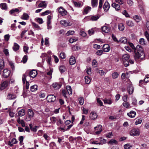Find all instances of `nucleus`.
<instances>
[{
    "label": "nucleus",
    "instance_id": "ea45409f",
    "mask_svg": "<svg viewBox=\"0 0 149 149\" xmlns=\"http://www.w3.org/2000/svg\"><path fill=\"white\" fill-rule=\"evenodd\" d=\"M85 81L86 84H89L91 81L90 78L88 76H86L85 77Z\"/></svg>",
    "mask_w": 149,
    "mask_h": 149
},
{
    "label": "nucleus",
    "instance_id": "58836bf2",
    "mask_svg": "<svg viewBox=\"0 0 149 149\" xmlns=\"http://www.w3.org/2000/svg\"><path fill=\"white\" fill-rule=\"evenodd\" d=\"M105 104H110L112 103V101L111 99H106L103 100Z\"/></svg>",
    "mask_w": 149,
    "mask_h": 149
},
{
    "label": "nucleus",
    "instance_id": "39448f33",
    "mask_svg": "<svg viewBox=\"0 0 149 149\" xmlns=\"http://www.w3.org/2000/svg\"><path fill=\"white\" fill-rule=\"evenodd\" d=\"M47 99L48 101L49 102H53L56 100V97L53 95H50L47 96Z\"/></svg>",
    "mask_w": 149,
    "mask_h": 149
},
{
    "label": "nucleus",
    "instance_id": "0e129e2a",
    "mask_svg": "<svg viewBox=\"0 0 149 149\" xmlns=\"http://www.w3.org/2000/svg\"><path fill=\"white\" fill-rule=\"evenodd\" d=\"M94 32V30L93 29H90L88 30V33L89 35L91 36L93 34Z\"/></svg>",
    "mask_w": 149,
    "mask_h": 149
},
{
    "label": "nucleus",
    "instance_id": "c85d7f7f",
    "mask_svg": "<svg viewBox=\"0 0 149 149\" xmlns=\"http://www.w3.org/2000/svg\"><path fill=\"white\" fill-rule=\"evenodd\" d=\"M98 0H92L91 4L92 6L94 7H97V5Z\"/></svg>",
    "mask_w": 149,
    "mask_h": 149
},
{
    "label": "nucleus",
    "instance_id": "338daca9",
    "mask_svg": "<svg viewBox=\"0 0 149 149\" xmlns=\"http://www.w3.org/2000/svg\"><path fill=\"white\" fill-rule=\"evenodd\" d=\"M83 111V114H87L88 113V110L84 108H83L82 109Z\"/></svg>",
    "mask_w": 149,
    "mask_h": 149
},
{
    "label": "nucleus",
    "instance_id": "69168bd1",
    "mask_svg": "<svg viewBox=\"0 0 149 149\" xmlns=\"http://www.w3.org/2000/svg\"><path fill=\"white\" fill-rule=\"evenodd\" d=\"M123 63L125 67L128 66L129 65V62L128 61H123Z\"/></svg>",
    "mask_w": 149,
    "mask_h": 149
},
{
    "label": "nucleus",
    "instance_id": "20e7f679",
    "mask_svg": "<svg viewBox=\"0 0 149 149\" xmlns=\"http://www.w3.org/2000/svg\"><path fill=\"white\" fill-rule=\"evenodd\" d=\"M58 9L59 13L62 16H65L67 14V11L65 10L62 7H60L59 8H58Z\"/></svg>",
    "mask_w": 149,
    "mask_h": 149
},
{
    "label": "nucleus",
    "instance_id": "4be33fe9",
    "mask_svg": "<svg viewBox=\"0 0 149 149\" xmlns=\"http://www.w3.org/2000/svg\"><path fill=\"white\" fill-rule=\"evenodd\" d=\"M90 117L92 119H95L97 117V114L93 112H91L90 114Z\"/></svg>",
    "mask_w": 149,
    "mask_h": 149
},
{
    "label": "nucleus",
    "instance_id": "603ef678",
    "mask_svg": "<svg viewBox=\"0 0 149 149\" xmlns=\"http://www.w3.org/2000/svg\"><path fill=\"white\" fill-rule=\"evenodd\" d=\"M27 59L28 57L27 55H24L23 58L22 60V62L23 63H25L26 62Z\"/></svg>",
    "mask_w": 149,
    "mask_h": 149
},
{
    "label": "nucleus",
    "instance_id": "8fccbe9b",
    "mask_svg": "<svg viewBox=\"0 0 149 149\" xmlns=\"http://www.w3.org/2000/svg\"><path fill=\"white\" fill-rule=\"evenodd\" d=\"M142 122V120L141 118H138L136 119V122L135 123V124L136 125H137L138 124H141Z\"/></svg>",
    "mask_w": 149,
    "mask_h": 149
},
{
    "label": "nucleus",
    "instance_id": "0eeeda50",
    "mask_svg": "<svg viewBox=\"0 0 149 149\" xmlns=\"http://www.w3.org/2000/svg\"><path fill=\"white\" fill-rule=\"evenodd\" d=\"M10 70H8L7 69H4L3 70V77L6 78L8 77L10 75Z\"/></svg>",
    "mask_w": 149,
    "mask_h": 149
},
{
    "label": "nucleus",
    "instance_id": "f257e3e1",
    "mask_svg": "<svg viewBox=\"0 0 149 149\" xmlns=\"http://www.w3.org/2000/svg\"><path fill=\"white\" fill-rule=\"evenodd\" d=\"M129 44L133 49H135L134 57L135 60H137L139 59H143L144 58L145 54L141 46L138 45L135 48L132 43L129 42Z\"/></svg>",
    "mask_w": 149,
    "mask_h": 149
},
{
    "label": "nucleus",
    "instance_id": "f03ea898",
    "mask_svg": "<svg viewBox=\"0 0 149 149\" xmlns=\"http://www.w3.org/2000/svg\"><path fill=\"white\" fill-rule=\"evenodd\" d=\"M140 134V129L138 128H134L132 129L130 132V134L132 136H138Z\"/></svg>",
    "mask_w": 149,
    "mask_h": 149
},
{
    "label": "nucleus",
    "instance_id": "6e6d98bb",
    "mask_svg": "<svg viewBox=\"0 0 149 149\" xmlns=\"http://www.w3.org/2000/svg\"><path fill=\"white\" fill-rule=\"evenodd\" d=\"M103 51L102 50H97L96 52V54L98 56H101L103 52Z\"/></svg>",
    "mask_w": 149,
    "mask_h": 149
},
{
    "label": "nucleus",
    "instance_id": "473e14b6",
    "mask_svg": "<svg viewBox=\"0 0 149 149\" xmlns=\"http://www.w3.org/2000/svg\"><path fill=\"white\" fill-rule=\"evenodd\" d=\"M4 67V61L3 59H0V69L2 70Z\"/></svg>",
    "mask_w": 149,
    "mask_h": 149
},
{
    "label": "nucleus",
    "instance_id": "7c9ffc66",
    "mask_svg": "<svg viewBox=\"0 0 149 149\" xmlns=\"http://www.w3.org/2000/svg\"><path fill=\"white\" fill-rule=\"evenodd\" d=\"M67 91L69 95H72V91L71 87L70 86H67L66 87Z\"/></svg>",
    "mask_w": 149,
    "mask_h": 149
},
{
    "label": "nucleus",
    "instance_id": "dca6fc26",
    "mask_svg": "<svg viewBox=\"0 0 149 149\" xmlns=\"http://www.w3.org/2000/svg\"><path fill=\"white\" fill-rule=\"evenodd\" d=\"M76 60L74 57L72 56L69 59V63L70 65L74 64L76 63Z\"/></svg>",
    "mask_w": 149,
    "mask_h": 149
},
{
    "label": "nucleus",
    "instance_id": "72a5a7b5",
    "mask_svg": "<svg viewBox=\"0 0 149 149\" xmlns=\"http://www.w3.org/2000/svg\"><path fill=\"white\" fill-rule=\"evenodd\" d=\"M37 88L38 86L36 85H34L31 87L30 90L31 91L34 92L37 90Z\"/></svg>",
    "mask_w": 149,
    "mask_h": 149
},
{
    "label": "nucleus",
    "instance_id": "423d86ee",
    "mask_svg": "<svg viewBox=\"0 0 149 149\" xmlns=\"http://www.w3.org/2000/svg\"><path fill=\"white\" fill-rule=\"evenodd\" d=\"M102 126L101 125H99L95 127L94 129L96 131L95 133L97 134H99L100 133L102 130Z\"/></svg>",
    "mask_w": 149,
    "mask_h": 149
},
{
    "label": "nucleus",
    "instance_id": "f8f14e48",
    "mask_svg": "<svg viewBox=\"0 0 149 149\" xmlns=\"http://www.w3.org/2000/svg\"><path fill=\"white\" fill-rule=\"evenodd\" d=\"M110 8L109 4L108 2H106L104 4L103 8L105 12H107Z\"/></svg>",
    "mask_w": 149,
    "mask_h": 149
},
{
    "label": "nucleus",
    "instance_id": "864d4df0",
    "mask_svg": "<svg viewBox=\"0 0 149 149\" xmlns=\"http://www.w3.org/2000/svg\"><path fill=\"white\" fill-rule=\"evenodd\" d=\"M73 3L74 5L76 7H79L81 6V4L80 3L73 1Z\"/></svg>",
    "mask_w": 149,
    "mask_h": 149
},
{
    "label": "nucleus",
    "instance_id": "6ab92c4d",
    "mask_svg": "<svg viewBox=\"0 0 149 149\" xmlns=\"http://www.w3.org/2000/svg\"><path fill=\"white\" fill-rule=\"evenodd\" d=\"M111 6L112 7L114 8L117 11H118L120 9V6L118 4L113 3L112 4Z\"/></svg>",
    "mask_w": 149,
    "mask_h": 149
},
{
    "label": "nucleus",
    "instance_id": "79ce46f5",
    "mask_svg": "<svg viewBox=\"0 0 149 149\" xmlns=\"http://www.w3.org/2000/svg\"><path fill=\"white\" fill-rule=\"evenodd\" d=\"M57 117H51L50 118V120L52 122V123L53 124H55L56 122V121L57 120Z\"/></svg>",
    "mask_w": 149,
    "mask_h": 149
},
{
    "label": "nucleus",
    "instance_id": "4d7b16f0",
    "mask_svg": "<svg viewBox=\"0 0 149 149\" xmlns=\"http://www.w3.org/2000/svg\"><path fill=\"white\" fill-rule=\"evenodd\" d=\"M74 32L73 31H68L67 33H66V35L67 36L72 35L74 34Z\"/></svg>",
    "mask_w": 149,
    "mask_h": 149
},
{
    "label": "nucleus",
    "instance_id": "e2e57ef3",
    "mask_svg": "<svg viewBox=\"0 0 149 149\" xmlns=\"http://www.w3.org/2000/svg\"><path fill=\"white\" fill-rule=\"evenodd\" d=\"M77 38H71L69 40V42L70 43H72L74 42L77 41Z\"/></svg>",
    "mask_w": 149,
    "mask_h": 149
},
{
    "label": "nucleus",
    "instance_id": "aec40b11",
    "mask_svg": "<svg viewBox=\"0 0 149 149\" xmlns=\"http://www.w3.org/2000/svg\"><path fill=\"white\" fill-rule=\"evenodd\" d=\"M136 115V113L133 111H131L129 113H127V115L130 117L134 118Z\"/></svg>",
    "mask_w": 149,
    "mask_h": 149
},
{
    "label": "nucleus",
    "instance_id": "774afa93",
    "mask_svg": "<svg viewBox=\"0 0 149 149\" xmlns=\"http://www.w3.org/2000/svg\"><path fill=\"white\" fill-rule=\"evenodd\" d=\"M145 35L148 40L149 41V34L147 31H146L145 32Z\"/></svg>",
    "mask_w": 149,
    "mask_h": 149
},
{
    "label": "nucleus",
    "instance_id": "7ed1b4c3",
    "mask_svg": "<svg viewBox=\"0 0 149 149\" xmlns=\"http://www.w3.org/2000/svg\"><path fill=\"white\" fill-rule=\"evenodd\" d=\"M127 90L130 94H132L133 92L134 88L132 86V83L129 82L127 84Z\"/></svg>",
    "mask_w": 149,
    "mask_h": 149
},
{
    "label": "nucleus",
    "instance_id": "5701e85b",
    "mask_svg": "<svg viewBox=\"0 0 149 149\" xmlns=\"http://www.w3.org/2000/svg\"><path fill=\"white\" fill-rule=\"evenodd\" d=\"M126 24L130 27H133L134 25V23L131 20H127L126 21Z\"/></svg>",
    "mask_w": 149,
    "mask_h": 149
},
{
    "label": "nucleus",
    "instance_id": "9d476101",
    "mask_svg": "<svg viewBox=\"0 0 149 149\" xmlns=\"http://www.w3.org/2000/svg\"><path fill=\"white\" fill-rule=\"evenodd\" d=\"M52 86L55 90L58 89L60 88L61 86V84L59 83L55 82L53 83L52 84Z\"/></svg>",
    "mask_w": 149,
    "mask_h": 149
},
{
    "label": "nucleus",
    "instance_id": "a211bd4d",
    "mask_svg": "<svg viewBox=\"0 0 149 149\" xmlns=\"http://www.w3.org/2000/svg\"><path fill=\"white\" fill-rule=\"evenodd\" d=\"M59 69L61 73H62L65 71L66 68L65 65H61L59 66Z\"/></svg>",
    "mask_w": 149,
    "mask_h": 149
},
{
    "label": "nucleus",
    "instance_id": "412c9836",
    "mask_svg": "<svg viewBox=\"0 0 149 149\" xmlns=\"http://www.w3.org/2000/svg\"><path fill=\"white\" fill-rule=\"evenodd\" d=\"M133 18L137 22H139L141 19V17L137 15H136L133 17Z\"/></svg>",
    "mask_w": 149,
    "mask_h": 149
},
{
    "label": "nucleus",
    "instance_id": "ddd939ff",
    "mask_svg": "<svg viewBox=\"0 0 149 149\" xmlns=\"http://www.w3.org/2000/svg\"><path fill=\"white\" fill-rule=\"evenodd\" d=\"M60 23L62 25H64L65 26H70L71 25V23L68 21H66L65 20H62L60 21Z\"/></svg>",
    "mask_w": 149,
    "mask_h": 149
},
{
    "label": "nucleus",
    "instance_id": "13d9d810",
    "mask_svg": "<svg viewBox=\"0 0 149 149\" xmlns=\"http://www.w3.org/2000/svg\"><path fill=\"white\" fill-rule=\"evenodd\" d=\"M115 1L119 4L120 5H122L123 4L124 2L123 0H115Z\"/></svg>",
    "mask_w": 149,
    "mask_h": 149
},
{
    "label": "nucleus",
    "instance_id": "3c124183",
    "mask_svg": "<svg viewBox=\"0 0 149 149\" xmlns=\"http://www.w3.org/2000/svg\"><path fill=\"white\" fill-rule=\"evenodd\" d=\"M79 104L81 105H82L83 104L84 101L83 98L82 97L79 98Z\"/></svg>",
    "mask_w": 149,
    "mask_h": 149
},
{
    "label": "nucleus",
    "instance_id": "37998d69",
    "mask_svg": "<svg viewBox=\"0 0 149 149\" xmlns=\"http://www.w3.org/2000/svg\"><path fill=\"white\" fill-rule=\"evenodd\" d=\"M15 12H19V10L18 8L13 9L10 10L9 13L11 15Z\"/></svg>",
    "mask_w": 149,
    "mask_h": 149
},
{
    "label": "nucleus",
    "instance_id": "a878e982",
    "mask_svg": "<svg viewBox=\"0 0 149 149\" xmlns=\"http://www.w3.org/2000/svg\"><path fill=\"white\" fill-rule=\"evenodd\" d=\"M18 116H22L25 114V111L24 109L20 110L18 112Z\"/></svg>",
    "mask_w": 149,
    "mask_h": 149
},
{
    "label": "nucleus",
    "instance_id": "09e8293b",
    "mask_svg": "<svg viewBox=\"0 0 149 149\" xmlns=\"http://www.w3.org/2000/svg\"><path fill=\"white\" fill-rule=\"evenodd\" d=\"M52 17L50 15H49L47 17V24H51V20L52 19Z\"/></svg>",
    "mask_w": 149,
    "mask_h": 149
},
{
    "label": "nucleus",
    "instance_id": "c03bdc74",
    "mask_svg": "<svg viewBox=\"0 0 149 149\" xmlns=\"http://www.w3.org/2000/svg\"><path fill=\"white\" fill-rule=\"evenodd\" d=\"M119 76V74L117 72H115L112 74V77L113 79L117 78Z\"/></svg>",
    "mask_w": 149,
    "mask_h": 149
},
{
    "label": "nucleus",
    "instance_id": "4c0bfd02",
    "mask_svg": "<svg viewBox=\"0 0 149 149\" xmlns=\"http://www.w3.org/2000/svg\"><path fill=\"white\" fill-rule=\"evenodd\" d=\"M130 57L129 55L128 54H125L123 55V61H125L128 59Z\"/></svg>",
    "mask_w": 149,
    "mask_h": 149
},
{
    "label": "nucleus",
    "instance_id": "49530a36",
    "mask_svg": "<svg viewBox=\"0 0 149 149\" xmlns=\"http://www.w3.org/2000/svg\"><path fill=\"white\" fill-rule=\"evenodd\" d=\"M57 119V122L56 123L57 125L59 126L60 125L62 124L63 123V122L60 118L58 117Z\"/></svg>",
    "mask_w": 149,
    "mask_h": 149
},
{
    "label": "nucleus",
    "instance_id": "a19ab883",
    "mask_svg": "<svg viewBox=\"0 0 149 149\" xmlns=\"http://www.w3.org/2000/svg\"><path fill=\"white\" fill-rule=\"evenodd\" d=\"M132 145L130 143H127L124 145V148L125 149H129L132 147Z\"/></svg>",
    "mask_w": 149,
    "mask_h": 149
},
{
    "label": "nucleus",
    "instance_id": "bf43d9fd",
    "mask_svg": "<svg viewBox=\"0 0 149 149\" xmlns=\"http://www.w3.org/2000/svg\"><path fill=\"white\" fill-rule=\"evenodd\" d=\"M122 13L124 15H125L126 17H130L129 15L126 10H123Z\"/></svg>",
    "mask_w": 149,
    "mask_h": 149
},
{
    "label": "nucleus",
    "instance_id": "a18cd8bd",
    "mask_svg": "<svg viewBox=\"0 0 149 149\" xmlns=\"http://www.w3.org/2000/svg\"><path fill=\"white\" fill-rule=\"evenodd\" d=\"M98 140H99L100 141L99 143H101V144L106 143L107 141L106 139H104L101 137Z\"/></svg>",
    "mask_w": 149,
    "mask_h": 149
},
{
    "label": "nucleus",
    "instance_id": "2f4dec72",
    "mask_svg": "<svg viewBox=\"0 0 149 149\" xmlns=\"http://www.w3.org/2000/svg\"><path fill=\"white\" fill-rule=\"evenodd\" d=\"M125 28L124 24L122 23H120L118 25V29L121 31H123Z\"/></svg>",
    "mask_w": 149,
    "mask_h": 149
},
{
    "label": "nucleus",
    "instance_id": "4468645a",
    "mask_svg": "<svg viewBox=\"0 0 149 149\" xmlns=\"http://www.w3.org/2000/svg\"><path fill=\"white\" fill-rule=\"evenodd\" d=\"M103 49V51L105 52H109L110 49V46L107 44H105L104 45Z\"/></svg>",
    "mask_w": 149,
    "mask_h": 149
},
{
    "label": "nucleus",
    "instance_id": "6e6552de",
    "mask_svg": "<svg viewBox=\"0 0 149 149\" xmlns=\"http://www.w3.org/2000/svg\"><path fill=\"white\" fill-rule=\"evenodd\" d=\"M8 82L7 81H3L1 84V86L0 87V89L1 91L3 90L5 88L8 86Z\"/></svg>",
    "mask_w": 149,
    "mask_h": 149
},
{
    "label": "nucleus",
    "instance_id": "bb28decb",
    "mask_svg": "<svg viewBox=\"0 0 149 149\" xmlns=\"http://www.w3.org/2000/svg\"><path fill=\"white\" fill-rule=\"evenodd\" d=\"M19 45L15 43L13 47V50L15 51H17L19 49Z\"/></svg>",
    "mask_w": 149,
    "mask_h": 149
},
{
    "label": "nucleus",
    "instance_id": "052dcab7",
    "mask_svg": "<svg viewBox=\"0 0 149 149\" xmlns=\"http://www.w3.org/2000/svg\"><path fill=\"white\" fill-rule=\"evenodd\" d=\"M3 52L4 54L6 56H9V54L8 52V50L6 49H4L3 50Z\"/></svg>",
    "mask_w": 149,
    "mask_h": 149
},
{
    "label": "nucleus",
    "instance_id": "b1692460",
    "mask_svg": "<svg viewBox=\"0 0 149 149\" xmlns=\"http://www.w3.org/2000/svg\"><path fill=\"white\" fill-rule=\"evenodd\" d=\"M100 17V16L99 15H93L91 17L90 20L92 21H96Z\"/></svg>",
    "mask_w": 149,
    "mask_h": 149
},
{
    "label": "nucleus",
    "instance_id": "c9c22d12",
    "mask_svg": "<svg viewBox=\"0 0 149 149\" xmlns=\"http://www.w3.org/2000/svg\"><path fill=\"white\" fill-rule=\"evenodd\" d=\"M123 104L124 107L127 108H130L131 107L130 106V104L127 101L124 102Z\"/></svg>",
    "mask_w": 149,
    "mask_h": 149
},
{
    "label": "nucleus",
    "instance_id": "680f3d73",
    "mask_svg": "<svg viewBox=\"0 0 149 149\" xmlns=\"http://www.w3.org/2000/svg\"><path fill=\"white\" fill-rule=\"evenodd\" d=\"M59 56L62 59H63L65 58V55L64 53L61 52Z\"/></svg>",
    "mask_w": 149,
    "mask_h": 149
},
{
    "label": "nucleus",
    "instance_id": "f3484780",
    "mask_svg": "<svg viewBox=\"0 0 149 149\" xmlns=\"http://www.w3.org/2000/svg\"><path fill=\"white\" fill-rule=\"evenodd\" d=\"M101 29L103 33H107L110 30L109 28L107 26H103Z\"/></svg>",
    "mask_w": 149,
    "mask_h": 149
},
{
    "label": "nucleus",
    "instance_id": "c756f323",
    "mask_svg": "<svg viewBox=\"0 0 149 149\" xmlns=\"http://www.w3.org/2000/svg\"><path fill=\"white\" fill-rule=\"evenodd\" d=\"M91 7L89 6H87L85 7L84 10V13L86 14H87L91 11Z\"/></svg>",
    "mask_w": 149,
    "mask_h": 149
},
{
    "label": "nucleus",
    "instance_id": "2eb2a0df",
    "mask_svg": "<svg viewBox=\"0 0 149 149\" xmlns=\"http://www.w3.org/2000/svg\"><path fill=\"white\" fill-rule=\"evenodd\" d=\"M37 74V71L34 70H33L29 72L30 77L32 78H34Z\"/></svg>",
    "mask_w": 149,
    "mask_h": 149
},
{
    "label": "nucleus",
    "instance_id": "f704fd0d",
    "mask_svg": "<svg viewBox=\"0 0 149 149\" xmlns=\"http://www.w3.org/2000/svg\"><path fill=\"white\" fill-rule=\"evenodd\" d=\"M1 8L3 10H6L7 9V5L6 3H3L0 4Z\"/></svg>",
    "mask_w": 149,
    "mask_h": 149
},
{
    "label": "nucleus",
    "instance_id": "1a4fd4ad",
    "mask_svg": "<svg viewBox=\"0 0 149 149\" xmlns=\"http://www.w3.org/2000/svg\"><path fill=\"white\" fill-rule=\"evenodd\" d=\"M16 95L13 93H9L7 95V99L8 100L14 99L16 98Z\"/></svg>",
    "mask_w": 149,
    "mask_h": 149
},
{
    "label": "nucleus",
    "instance_id": "cd10ccee",
    "mask_svg": "<svg viewBox=\"0 0 149 149\" xmlns=\"http://www.w3.org/2000/svg\"><path fill=\"white\" fill-rule=\"evenodd\" d=\"M119 41L121 43L126 44L127 42V40L125 37H122L120 39Z\"/></svg>",
    "mask_w": 149,
    "mask_h": 149
},
{
    "label": "nucleus",
    "instance_id": "5fc2aeb1",
    "mask_svg": "<svg viewBox=\"0 0 149 149\" xmlns=\"http://www.w3.org/2000/svg\"><path fill=\"white\" fill-rule=\"evenodd\" d=\"M51 12L49 10H47L42 13V15L45 16L47 15L50 13Z\"/></svg>",
    "mask_w": 149,
    "mask_h": 149
},
{
    "label": "nucleus",
    "instance_id": "393cba45",
    "mask_svg": "<svg viewBox=\"0 0 149 149\" xmlns=\"http://www.w3.org/2000/svg\"><path fill=\"white\" fill-rule=\"evenodd\" d=\"M28 114L30 118H32L34 115L33 111L31 109H28Z\"/></svg>",
    "mask_w": 149,
    "mask_h": 149
},
{
    "label": "nucleus",
    "instance_id": "de8ad7c7",
    "mask_svg": "<svg viewBox=\"0 0 149 149\" xmlns=\"http://www.w3.org/2000/svg\"><path fill=\"white\" fill-rule=\"evenodd\" d=\"M117 143H118V142L116 140H113V139L111 140L109 142V144L112 145H113L114 144H117Z\"/></svg>",
    "mask_w": 149,
    "mask_h": 149
},
{
    "label": "nucleus",
    "instance_id": "e433bc0d",
    "mask_svg": "<svg viewBox=\"0 0 149 149\" xmlns=\"http://www.w3.org/2000/svg\"><path fill=\"white\" fill-rule=\"evenodd\" d=\"M29 16L28 14L26 13H24L22 18L24 20H27L29 19Z\"/></svg>",
    "mask_w": 149,
    "mask_h": 149
},
{
    "label": "nucleus",
    "instance_id": "9b49d317",
    "mask_svg": "<svg viewBox=\"0 0 149 149\" xmlns=\"http://www.w3.org/2000/svg\"><path fill=\"white\" fill-rule=\"evenodd\" d=\"M47 3L45 1H41L38 5V8H46L47 6Z\"/></svg>",
    "mask_w": 149,
    "mask_h": 149
}]
</instances>
